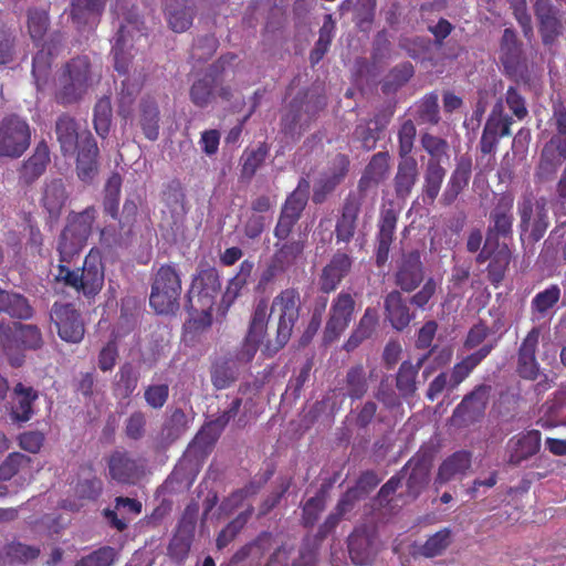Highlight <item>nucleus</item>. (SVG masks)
Masks as SVG:
<instances>
[{"label":"nucleus","mask_w":566,"mask_h":566,"mask_svg":"<svg viewBox=\"0 0 566 566\" xmlns=\"http://www.w3.org/2000/svg\"><path fill=\"white\" fill-rule=\"evenodd\" d=\"M70 264L59 262L53 282L70 287L86 298H94L102 291L105 281V266L101 252L91 249L81 269L71 270Z\"/></svg>","instance_id":"nucleus-1"},{"label":"nucleus","mask_w":566,"mask_h":566,"mask_svg":"<svg viewBox=\"0 0 566 566\" xmlns=\"http://www.w3.org/2000/svg\"><path fill=\"white\" fill-rule=\"evenodd\" d=\"M96 217L97 210L94 206L69 213L66 224L57 239L59 262L72 263L81 254L92 234Z\"/></svg>","instance_id":"nucleus-2"},{"label":"nucleus","mask_w":566,"mask_h":566,"mask_svg":"<svg viewBox=\"0 0 566 566\" xmlns=\"http://www.w3.org/2000/svg\"><path fill=\"white\" fill-rule=\"evenodd\" d=\"M94 84L91 61L87 56L71 59L62 69L57 80L54 99L69 106L81 102Z\"/></svg>","instance_id":"nucleus-3"},{"label":"nucleus","mask_w":566,"mask_h":566,"mask_svg":"<svg viewBox=\"0 0 566 566\" xmlns=\"http://www.w3.org/2000/svg\"><path fill=\"white\" fill-rule=\"evenodd\" d=\"M301 296L295 287L282 290L272 301L270 316L276 319L274 340H268L266 349L276 353L290 340L300 318Z\"/></svg>","instance_id":"nucleus-4"},{"label":"nucleus","mask_w":566,"mask_h":566,"mask_svg":"<svg viewBox=\"0 0 566 566\" xmlns=\"http://www.w3.org/2000/svg\"><path fill=\"white\" fill-rule=\"evenodd\" d=\"M235 59L234 53L223 54L208 67L203 75L191 84L189 98L195 106L205 108L214 101L216 96L227 102L232 98V90L229 85L222 84V75L226 64L232 63Z\"/></svg>","instance_id":"nucleus-5"},{"label":"nucleus","mask_w":566,"mask_h":566,"mask_svg":"<svg viewBox=\"0 0 566 566\" xmlns=\"http://www.w3.org/2000/svg\"><path fill=\"white\" fill-rule=\"evenodd\" d=\"M42 345V333L36 325L19 322L0 323V347L12 367H20L23 364V350H35Z\"/></svg>","instance_id":"nucleus-6"},{"label":"nucleus","mask_w":566,"mask_h":566,"mask_svg":"<svg viewBox=\"0 0 566 566\" xmlns=\"http://www.w3.org/2000/svg\"><path fill=\"white\" fill-rule=\"evenodd\" d=\"M181 277L171 264H163L153 276L149 305L157 314H171L179 308Z\"/></svg>","instance_id":"nucleus-7"},{"label":"nucleus","mask_w":566,"mask_h":566,"mask_svg":"<svg viewBox=\"0 0 566 566\" xmlns=\"http://www.w3.org/2000/svg\"><path fill=\"white\" fill-rule=\"evenodd\" d=\"M31 144V127L17 114L0 120V157L19 158Z\"/></svg>","instance_id":"nucleus-8"},{"label":"nucleus","mask_w":566,"mask_h":566,"mask_svg":"<svg viewBox=\"0 0 566 566\" xmlns=\"http://www.w3.org/2000/svg\"><path fill=\"white\" fill-rule=\"evenodd\" d=\"M221 292L219 271L208 263L199 264L192 275L188 291L189 305H200L203 308H213L216 298Z\"/></svg>","instance_id":"nucleus-9"},{"label":"nucleus","mask_w":566,"mask_h":566,"mask_svg":"<svg viewBox=\"0 0 566 566\" xmlns=\"http://www.w3.org/2000/svg\"><path fill=\"white\" fill-rule=\"evenodd\" d=\"M518 214L522 237H528L532 241L539 240L549 224L547 201L526 193L518 202Z\"/></svg>","instance_id":"nucleus-10"},{"label":"nucleus","mask_w":566,"mask_h":566,"mask_svg":"<svg viewBox=\"0 0 566 566\" xmlns=\"http://www.w3.org/2000/svg\"><path fill=\"white\" fill-rule=\"evenodd\" d=\"M326 106V98L323 95L303 97L296 96L290 104V112L282 119L283 132L293 134L298 128V134L306 130L315 120L318 113Z\"/></svg>","instance_id":"nucleus-11"},{"label":"nucleus","mask_w":566,"mask_h":566,"mask_svg":"<svg viewBox=\"0 0 566 566\" xmlns=\"http://www.w3.org/2000/svg\"><path fill=\"white\" fill-rule=\"evenodd\" d=\"M356 302L347 291H340L332 301L324 328V342L332 343L348 328L354 318Z\"/></svg>","instance_id":"nucleus-12"},{"label":"nucleus","mask_w":566,"mask_h":566,"mask_svg":"<svg viewBox=\"0 0 566 566\" xmlns=\"http://www.w3.org/2000/svg\"><path fill=\"white\" fill-rule=\"evenodd\" d=\"M50 316L62 340L72 344L82 342L85 326L74 304L55 302L51 307Z\"/></svg>","instance_id":"nucleus-13"},{"label":"nucleus","mask_w":566,"mask_h":566,"mask_svg":"<svg viewBox=\"0 0 566 566\" xmlns=\"http://www.w3.org/2000/svg\"><path fill=\"white\" fill-rule=\"evenodd\" d=\"M379 549L377 531L373 525L357 526L348 536V554L355 565H370Z\"/></svg>","instance_id":"nucleus-14"},{"label":"nucleus","mask_w":566,"mask_h":566,"mask_svg":"<svg viewBox=\"0 0 566 566\" xmlns=\"http://www.w3.org/2000/svg\"><path fill=\"white\" fill-rule=\"evenodd\" d=\"M138 213V206L134 199L127 198L123 206L122 218L119 219V232L112 227L101 230V242L107 247H126L134 235V227Z\"/></svg>","instance_id":"nucleus-15"},{"label":"nucleus","mask_w":566,"mask_h":566,"mask_svg":"<svg viewBox=\"0 0 566 566\" xmlns=\"http://www.w3.org/2000/svg\"><path fill=\"white\" fill-rule=\"evenodd\" d=\"M109 476L118 483L136 484L145 474V464L127 451H114L107 460Z\"/></svg>","instance_id":"nucleus-16"},{"label":"nucleus","mask_w":566,"mask_h":566,"mask_svg":"<svg viewBox=\"0 0 566 566\" xmlns=\"http://www.w3.org/2000/svg\"><path fill=\"white\" fill-rule=\"evenodd\" d=\"M51 163V151L48 143L41 139L32 154L18 168V181L22 187H30L46 171Z\"/></svg>","instance_id":"nucleus-17"},{"label":"nucleus","mask_w":566,"mask_h":566,"mask_svg":"<svg viewBox=\"0 0 566 566\" xmlns=\"http://www.w3.org/2000/svg\"><path fill=\"white\" fill-rule=\"evenodd\" d=\"M354 258L342 250H337L322 269L318 285L319 291L329 294L337 290L342 281L350 273Z\"/></svg>","instance_id":"nucleus-18"},{"label":"nucleus","mask_w":566,"mask_h":566,"mask_svg":"<svg viewBox=\"0 0 566 566\" xmlns=\"http://www.w3.org/2000/svg\"><path fill=\"white\" fill-rule=\"evenodd\" d=\"M75 171L77 178L91 185L99 170V149L97 143L91 132H87L82 137V144L76 149Z\"/></svg>","instance_id":"nucleus-19"},{"label":"nucleus","mask_w":566,"mask_h":566,"mask_svg":"<svg viewBox=\"0 0 566 566\" xmlns=\"http://www.w3.org/2000/svg\"><path fill=\"white\" fill-rule=\"evenodd\" d=\"M424 279V268L418 250L403 253L395 273V284L403 292L416 290Z\"/></svg>","instance_id":"nucleus-20"},{"label":"nucleus","mask_w":566,"mask_h":566,"mask_svg":"<svg viewBox=\"0 0 566 566\" xmlns=\"http://www.w3.org/2000/svg\"><path fill=\"white\" fill-rule=\"evenodd\" d=\"M490 259L489 276L497 285L504 277L506 268L511 260V251L505 243H495L493 234H490L485 241L479 261L484 262Z\"/></svg>","instance_id":"nucleus-21"},{"label":"nucleus","mask_w":566,"mask_h":566,"mask_svg":"<svg viewBox=\"0 0 566 566\" xmlns=\"http://www.w3.org/2000/svg\"><path fill=\"white\" fill-rule=\"evenodd\" d=\"M361 208L360 199L349 193L343 203L340 216L335 224L336 243H349L354 238L357 229L358 216Z\"/></svg>","instance_id":"nucleus-22"},{"label":"nucleus","mask_w":566,"mask_h":566,"mask_svg":"<svg viewBox=\"0 0 566 566\" xmlns=\"http://www.w3.org/2000/svg\"><path fill=\"white\" fill-rule=\"evenodd\" d=\"M88 130L80 132L76 119L70 114H61L55 122V134L64 157L73 156Z\"/></svg>","instance_id":"nucleus-23"},{"label":"nucleus","mask_w":566,"mask_h":566,"mask_svg":"<svg viewBox=\"0 0 566 566\" xmlns=\"http://www.w3.org/2000/svg\"><path fill=\"white\" fill-rule=\"evenodd\" d=\"M39 399V391L22 382L15 384L12 389V405L10 417L14 422L23 423L32 419L35 413L34 403Z\"/></svg>","instance_id":"nucleus-24"},{"label":"nucleus","mask_w":566,"mask_h":566,"mask_svg":"<svg viewBox=\"0 0 566 566\" xmlns=\"http://www.w3.org/2000/svg\"><path fill=\"white\" fill-rule=\"evenodd\" d=\"M386 318L390 325L401 332L415 318V313L410 311L407 300L400 291L394 290L389 292L384 301Z\"/></svg>","instance_id":"nucleus-25"},{"label":"nucleus","mask_w":566,"mask_h":566,"mask_svg":"<svg viewBox=\"0 0 566 566\" xmlns=\"http://www.w3.org/2000/svg\"><path fill=\"white\" fill-rule=\"evenodd\" d=\"M69 199L64 181L61 178L46 181L43 187L41 205L52 220H57Z\"/></svg>","instance_id":"nucleus-26"},{"label":"nucleus","mask_w":566,"mask_h":566,"mask_svg":"<svg viewBox=\"0 0 566 566\" xmlns=\"http://www.w3.org/2000/svg\"><path fill=\"white\" fill-rule=\"evenodd\" d=\"M539 339V329L533 328L524 338L518 352V373L523 378L535 379L538 375V364L535 350Z\"/></svg>","instance_id":"nucleus-27"},{"label":"nucleus","mask_w":566,"mask_h":566,"mask_svg":"<svg viewBox=\"0 0 566 566\" xmlns=\"http://www.w3.org/2000/svg\"><path fill=\"white\" fill-rule=\"evenodd\" d=\"M0 313L15 319L28 321L33 317L34 310L24 295L0 289Z\"/></svg>","instance_id":"nucleus-28"},{"label":"nucleus","mask_w":566,"mask_h":566,"mask_svg":"<svg viewBox=\"0 0 566 566\" xmlns=\"http://www.w3.org/2000/svg\"><path fill=\"white\" fill-rule=\"evenodd\" d=\"M253 269L254 262L249 259L240 263L237 274L228 281L226 290L222 293L221 305L224 308H229L240 296L241 291L247 286L251 277Z\"/></svg>","instance_id":"nucleus-29"},{"label":"nucleus","mask_w":566,"mask_h":566,"mask_svg":"<svg viewBox=\"0 0 566 566\" xmlns=\"http://www.w3.org/2000/svg\"><path fill=\"white\" fill-rule=\"evenodd\" d=\"M160 112L154 97L145 96L139 103V125L145 137L156 140L159 136Z\"/></svg>","instance_id":"nucleus-30"},{"label":"nucleus","mask_w":566,"mask_h":566,"mask_svg":"<svg viewBox=\"0 0 566 566\" xmlns=\"http://www.w3.org/2000/svg\"><path fill=\"white\" fill-rule=\"evenodd\" d=\"M133 35L128 25H122L116 33L115 43L112 48L114 67L119 74H127L132 62L130 49Z\"/></svg>","instance_id":"nucleus-31"},{"label":"nucleus","mask_w":566,"mask_h":566,"mask_svg":"<svg viewBox=\"0 0 566 566\" xmlns=\"http://www.w3.org/2000/svg\"><path fill=\"white\" fill-rule=\"evenodd\" d=\"M427 355L419 358L416 364L409 360L401 363L396 375V388L403 398L412 397L417 391V377Z\"/></svg>","instance_id":"nucleus-32"},{"label":"nucleus","mask_w":566,"mask_h":566,"mask_svg":"<svg viewBox=\"0 0 566 566\" xmlns=\"http://www.w3.org/2000/svg\"><path fill=\"white\" fill-rule=\"evenodd\" d=\"M418 179V164L412 157L401 158L395 176V191L398 198L410 195Z\"/></svg>","instance_id":"nucleus-33"},{"label":"nucleus","mask_w":566,"mask_h":566,"mask_svg":"<svg viewBox=\"0 0 566 566\" xmlns=\"http://www.w3.org/2000/svg\"><path fill=\"white\" fill-rule=\"evenodd\" d=\"M311 184L305 177L300 178L296 188L286 196L281 212L301 219L310 198Z\"/></svg>","instance_id":"nucleus-34"},{"label":"nucleus","mask_w":566,"mask_h":566,"mask_svg":"<svg viewBox=\"0 0 566 566\" xmlns=\"http://www.w3.org/2000/svg\"><path fill=\"white\" fill-rule=\"evenodd\" d=\"M389 159L390 156L387 151L375 154L364 170L359 188L367 189L370 185H378L382 181L389 171Z\"/></svg>","instance_id":"nucleus-35"},{"label":"nucleus","mask_w":566,"mask_h":566,"mask_svg":"<svg viewBox=\"0 0 566 566\" xmlns=\"http://www.w3.org/2000/svg\"><path fill=\"white\" fill-rule=\"evenodd\" d=\"M378 312L375 307H367L360 317L358 325L350 334L345 344L347 350H353L359 346L365 339H368L378 325Z\"/></svg>","instance_id":"nucleus-36"},{"label":"nucleus","mask_w":566,"mask_h":566,"mask_svg":"<svg viewBox=\"0 0 566 566\" xmlns=\"http://www.w3.org/2000/svg\"><path fill=\"white\" fill-rule=\"evenodd\" d=\"M107 0H72L71 18L77 24L95 22L104 12Z\"/></svg>","instance_id":"nucleus-37"},{"label":"nucleus","mask_w":566,"mask_h":566,"mask_svg":"<svg viewBox=\"0 0 566 566\" xmlns=\"http://www.w3.org/2000/svg\"><path fill=\"white\" fill-rule=\"evenodd\" d=\"M535 13L539 20L545 43H551L559 32V23L549 0H536Z\"/></svg>","instance_id":"nucleus-38"},{"label":"nucleus","mask_w":566,"mask_h":566,"mask_svg":"<svg viewBox=\"0 0 566 566\" xmlns=\"http://www.w3.org/2000/svg\"><path fill=\"white\" fill-rule=\"evenodd\" d=\"M283 243H275V251L271 258H273L286 271L296 264L305 250L304 240H283Z\"/></svg>","instance_id":"nucleus-39"},{"label":"nucleus","mask_w":566,"mask_h":566,"mask_svg":"<svg viewBox=\"0 0 566 566\" xmlns=\"http://www.w3.org/2000/svg\"><path fill=\"white\" fill-rule=\"evenodd\" d=\"M444 174V169L437 159L431 158L428 161L423 185V201L426 203H432L438 197Z\"/></svg>","instance_id":"nucleus-40"},{"label":"nucleus","mask_w":566,"mask_h":566,"mask_svg":"<svg viewBox=\"0 0 566 566\" xmlns=\"http://www.w3.org/2000/svg\"><path fill=\"white\" fill-rule=\"evenodd\" d=\"M335 32V21L332 14L324 17L323 25L318 32V39L310 53V63L312 66L318 64L327 53Z\"/></svg>","instance_id":"nucleus-41"},{"label":"nucleus","mask_w":566,"mask_h":566,"mask_svg":"<svg viewBox=\"0 0 566 566\" xmlns=\"http://www.w3.org/2000/svg\"><path fill=\"white\" fill-rule=\"evenodd\" d=\"M139 378V371L130 363L123 364L116 374L115 392L123 399L129 398L136 390Z\"/></svg>","instance_id":"nucleus-42"},{"label":"nucleus","mask_w":566,"mask_h":566,"mask_svg":"<svg viewBox=\"0 0 566 566\" xmlns=\"http://www.w3.org/2000/svg\"><path fill=\"white\" fill-rule=\"evenodd\" d=\"M560 297V290L557 285H551L543 292L536 294L532 301L533 319L549 317L553 308Z\"/></svg>","instance_id":"nucleus-43"},{"label":"nucleus","mask_w":566,"mask_h":566,"mask_svg":"<svg viewBox=\"0 0 566 566\" xmlns=\"http://www.w3.org/2000/svg\"><path fill=\"white\" fill-rule=\"evenodd\" d=\"M220 434L218 429L212 427L209 422L205 423L190 442L188 452L195 457L207 455L211 452Z\"/></svg>","instance_id":"nucleus-44"},{"label":"nucleus","mask_w":566,"mask_h":566,"mask_svg":"<svg viewBox=\"0 0 566 566\" xmlns=\"http://www.w3.org/2000/svg\"><path fill=\"white\" fill-rule=\"evenodd\" d=\"M337 160L339 164V171L333 174V176L322 179L319 186L314 189L313 202L321 205L325 201L326 196L331 193L337 185L344 179L348 171L349 160L345 155H338Z\"/></svg>","instance_id":"nucleus-45"},{"label":"nucleus","mask_w":566,"mask_h":566,"mask_svg":"<svg viewBox=\"0 0 566 566\" xmlns=\"http://www.w3.org/2000/svg\"><path fill=\"white\" fill-rule=\"evenodd\" d=\"M189 419L181 408H175L165 419L161 433L166 440L174 442L186 433Z\"/></svg>","instance_id":"nucleus-46"},{"label":"nucleus","mask_w":566,"mask_h":566,"mask_svg":"<svg viewBox=\"0 0 566 566\" xmlns=\"http://www.w3.org/2000/svg\"><path fill=\"white\" fill-rule=\"evenodd\" d=\"M28 32L33 41H41L50 27V14L45 8L31 7L27 11Z\"/></svg>","instance_id":"nucleus-47"},{"label":"nucleus","mask_w":566,"mask_h":566,"mask_svg":"<svg viewBox=\"0 0 566 566\" xmlns=\"http://www.w3.org/2000/svg\"><path fill=\"white\" fill-rule=\"evenodd\" d=\"M564 158H566V155L560 153V148H557L555 140H551L542 151L537 170L538 177L541 179H548L552 177L560 166L562 159Z\"/></svg>","instance_id":"nucleus-48"},{"label":"nucleus","mask_w":566,"mask_h":566,"mask_svg":"<svg viewBox=\"0 0 566 566\" xmlns=\"http://www.w3.org/2000/svg\"><path fill=\"white\" fill-rule=\"evenodd\" d=\"M347 396L353 400L361 399L368 390L365 368L358 364L352 366L345 377Z\"/></svg>","instance_id":"nucleus-49"},{"label":"nucleus","mask_w":566,"mask_h":566,"mask_svg":"<svg viewBox=\"0 0 566 566\" xmlns=\"http://www.w3.org/2000/svg\"><path fill=\"white\" fill-rule=\"evenodd\" d=\"M272 545V534L269 532H262L251 543L245 544L238 549L231 557L230 564L237 566L244 562L251 554L255 553L259 557L264 554Z\"/></svg>","instance_id":"nucleus-50"},{"label":"nucleus","mask_w":566,"mask_h":566,"mask_svg":"<svg viewBox=\"0 0 566 566\" xmlns=\"http://www.w3.org/2000/svg\"><path fill=\"white\" fill-rule=\"evenodd\" d=\"M112 102L109 96H102L97 99L94 106L93 124L98 136L105 138L112 124Z\"/></svg>","instance_id":"nucleus-51"},{"label":"nucleus","mask_w":566,"mask_h":566,"mask_svg":"<svg viewBox=\"0 0 566 566\" xmlns=\"http://www.w3.org/2000/svg\"><path fill=\"white\" fill-rule=\"evenodd\" d=\"M268 155L269 147L265 143H261L255 149L245 150L242 156L241 177L251 180L265 161Z\"/></svg>","instance_id":"nucleus-52"},{"label":"nucleus","mask_w":566,"mask_h":566,"mask_svg":"<svg viewBox=\"0 0 566 566\" xmlns=\"http://www.w3.org/2000/svg\"><path fill=\"white\" fill-rule=\"evenodd\" d=\"M415 118L419 124L436 125L439 123L440 116L437 94H427L416 104Z\"/></svg>","instance_id":"nucleus-53"},{"label":"nucleus","mask_w":566,"mask_h":566,"mask_svg":"<svg viewBox=\"0 0 566 566\" xmlns=\"http://www.w3.org/2000/svg\"><path fill=\"white\" fill-rule=\"evenodd\" d=\"M270 314H268V303L261 300L254 307L247 336L250 339L262 342L265 334Z\"/></svg>","instance_id":"nucleus-54"},{"label":"nucleus","mask_w":566,"mask_h":566,"mask_svg":"<svg viewBox=\"0 0 566 566\" xmlns=\"http://www.w3.org/2000/svg\"><path fill=\"white\" fill-rule=\"evenodd\" d=\"M356 497H342L335 511L331 513L325 522L319 526L316 538L318 541L325 539L338 525L347 511H350L355 505Z\"/></svg>","instance_id":"nucleus-55"},{"label":"nucleus","mask_w":566,"mask_h":566,"mask_svg":"<svg viewBox=\"0 0 566 566\" xmlns=\"http://www.w3.org/2000/svg\"><path fill=\"white\" fill-rule=\"evenodd\" d=\"M451 544V533L448 528H443L430 536L419 548V554L427 558L442 555V553Z\"/></svg>","instance_id":"nucleus-56"},{"label":"nucleus","mask_w":566,"mask_h":566,"mask_svg":"<svg viewBox=\"0 0 566 566\" xmlns=\"http://www.w3.org/2000/svg\"><path fill=\"white\" fill-rule=\"evenodd\" d=\"M166 17L170 29L177 33H181L192 25L195 12L189 7L174 8L172 6H168L166 8Z\"/></svg>","instance_id":"nucleus-57"},{"label":"nucleus","mask_w":566,"mask_h":566,"mask_svg":"<svg viewBox=\"0 0 566 566\" xmlns=\"http://www.w3.org/2000/svg\"><path fill=\"white\" fill-rule=\"evenodd\" d=\"M198 513H199V505L195 501L189 503L178 524L175 534L185 538H188L193 542L195 538V531L198 520Z\"/></svg>","instance_id":"nucleus-58"},{"label":"nucleus","mask_w":566,"mask_h":566,"mask_svg":"<svg viewBox=\"0 0 566 566\" xmlns=\"http://www.w3.org/2000/svg\"><path fill=\"white\" fill-rule=\"evenodd\" d=\"M170 388L167 382L149 384L144 389V400L154 410H160L169 399Z\"/></svg>","instance_id":"nucleus-59"},{"label":"nucleus","mask_w":566,"mask_h":566,"mask_svg":"<svg viewBox=\"0 0 566 566\" xmlns=\"http://www.w3.org/2000/svg\"><path fill=\"white\" fill-rule=\"evenodd\" d=\"M31 458L20 453L12 452L10 453L4 461L0 464V480L9 481L11 480L18 472L24 468H30Z\"/></svg>","instance_id":"nucleus-60"},{"label":"nucleus","mask_w":566,"mask_h":566,"mask_svg":"<svg viewBox=\"0 0 566 566\" xmlns=\"http://www.w3.org/2000/svg\"><path fill=\"white\" fill-rule=\"evenodd\" d=\"M139 87L135 84H130L129 81H123L122 88L118 94V115L127 120L133 116V106Z\"/></svg>","instance_id":"nucleus-61"},{"label":"nucleus","mask_w":566,"mask_h":566,"mask_svg":"<svg viewBox=\"0 0 566 566\" xmlns=\"http://www.w3.org/2000/svg\"><path fill=\"white\" fill-rule=\"evenodd\" d=\"M117 558L114 547L103 546L83 556L74 566H112Z\"/></svg>","instance_id":"nucleus-62"},{"label":"nucleus","mask_w":566,"mask_h":566,"mask_svg":"<svg viewBox=\"0 0 566 566\" xmlns=\"http://www.w3.org/2000/svg\"><path fill=\"white\" fill-rule=\"evenodd\" d=\"M518 46L515 33L505 29L501 43V60L505 69H512L518 59Z\"/></svg>","instance_id":"nucleus-63"},{"label":"nucleus","mask_w":566,"mask_h":566,"mask_svg":"<svg viewBox=\"0 0 566 566\" xmlns=\"http://www.w3.org/2000/svg\"><path fill=\"white\" fill-rule=\"evenodd\" d=\"M512 199L502 198L493 213L494 230L499 234H506L510 232L512 227Z\"/></svg>","instance_id":"nucleus-64"}]
</instances>
